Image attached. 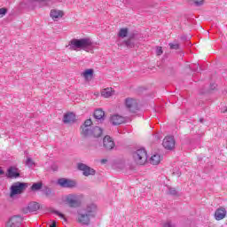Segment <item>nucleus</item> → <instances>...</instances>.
Masks as SVG:
<instances>
[{
    "instance_id": "nucleus-1",
    "label": "nucleus",
    "mask_w": 227,
    "mask_h": 227,
    "mask_svg": "<svg viewBox=\"0 0 227 227\" xmlns=\"http://www.w3.org/2000/svg\"><path fill=\"white\" fill-rule=\"evenodd\" d=\"M69 51H85L90 52L95 49V43L91 41L90 38H81V39H72L69 42Z\"/></svg>"
},
{
    "instance_id": "nucleus-2",
    "label": "nucleus",
    "mask_w": 227,
    "mask_h": 227,
    "mask_svg": "<svg viewBox=\"0 0 227 227\" xmlns=\"http://www.w3.org/2000/svg\"><path fill=\"white\" fill-rule=\"evenodd\" d=\"M95 210H97L95 204H90L82 210H80L78 212V223L88 226L91 221V217H95Z\"/></svg>"
},
{
    "instance_id": "nucleus-3",
    "label": "nucleus",
    "mask_w": 227,
    "mask_h": 227,
    "mask_svg": "<svg viewBox=\"0 0 227 227\" xmlns=\"http://www.w3.org/2000/svg\"><path fill=\"white\" fill-rule=\"evenodd\" d=\"M132 157L137 166H145L148 162V153L146 149L140 148L132 153Z\"/></svg>"
},
{
    "instance_id": "nucleus-4",
    "label": "nucleus",
    "mask_w": 227,
    "mask_h": 227,
    "mask_svg": "<svg viewBox=\"0 0 227 227\" xmlns=\"http://www.w3.org/2000/svg\"><path fill=\"white\" fill-rule=\"evenodd\" d=\"M64 203L72 208H77V207H81V200H79V196L75 194L66 195L64 198Z\"/></svg>"
},
{
    "instance_id": "nucleus-5",
    "label": "nucleus",
    "mask_w": 227,
    "mask_h": 227,
    "mask_svg": "<svg viewBox=\"0 0 227 227\" xmlns=\"http://www.w3.org/2000/svg\"><path fill=\"white\" fill-rule=\"evenodd\" d=\"M57 184L63 189H74V187H77V181L67 178H59L57 181Z\"/></svg>"
},
{
    "instance_id": "nucleus-6",
    "label": "nucleus",
    "mask_w": 227,
    "mask_h": 227,
    "mask_svg": "<svg viewBox=\"0 0 227 227\" xmlns=\"http://www.w3.org/2000/svg\"><path fill=\"white\" fill-rule=\"evenodd\" d=\"M125 106L126 109H128L129 113L135 114L139 111V105L137 104V101L132 98H127L125 99Z\"/></svg>"
},
{
    "instance_id": "nucleus-7",
    "label": "nucleus",
    "mask_w": 227,
    "mask_h": 227,
    "mask_svg": "<svg viewBox=\"0 0 227 227\" xmlns=\"http://www.w3.org/2000/svg\"><path fill=\"white\" fill-rule=\"evenodd\" d=\"M102 134H104L102 128L96 126L90 129V132H88L87 136H83L82 137L84 140L90 139V137H95L97 139L101 137Z\"/></svg>"
},
{
    "instance_id": "nucleus-8",
    "label": "nucleus",
    "mask_w": 227,
    "mask_h": 227,
    "mask_svg": "<svg viewBox=\"0 0 227 227\" xmlns=\"http://www.w3.org/2000/svg\"><path fill=\"white\" fill-rule=\"evenodd\" d=\"M22 216L16 215L12 216L6 223V227H20L22 224Z\"/></svg>"
},
{
    "instance_id": "nucleus-9",
    "label": "nucleus",
    "mask_w": 227,
    "mask_h": 227,
    "mask_svg": "<svg viewBox=\"0 0 227 227\" xmlns=\"http://www.w3.org/2000/svg\"><path fill=\"white\" fill-rule=\"evenodd\" d=\"M115 146L116 144H114V140H113V138L108 135L103 138V147L106 152H111V150H114Z\"/></svg>"
},
{
    "instance_id": "nucleus-10",
    "label": "nucleus",
    "mask_w": 227,
    "mask_h": 227,
    "mask_svg": "<svg viewBox=\"0 0 227 227\" xmlns=\"http://www.w3.org/2000/svg\"><path fill=\"white\" fill-rule=\"evenodd\" d=\"M93 125V121L91 119H87L83 124L80 127V134L82 137L83 136H88V132H90V127Z\"/></svg>"
},
{
    "instance_id": "nucleus-11",
    "label": "nucleus",
    "mask_w": 227,
    "mask_h": 227,
    "mask_svg": "<svg viewBox=\"0 0 227 227\" xmlns=\"http://www.w3.org/2000/svg\"><path fill=\"white\" fill-rule=\"evenodd\" d=\"M26 189V184L16 183L11 187V196H15V194H20L22 191Z\"/></svg>"
},
{
    "instance_id": "nucleus-12",
    "label": "nucleus",
    "mask_w": 227,
    "mask_h": 227,
    "mask_svg": "<svg viewBox=\"0 0 227 227\" xmlns=\"http://www.w3.org/2000/svg\"><path fill=\"white\" fill-rule=\"evenodd\" d=\"M75 121H77V118L75 116V114H74V112H69L64 114L63 123H65L66 125L67 124L74 125Z\"/></svg>"
},
{
    "instance_id": "nucleus-13",
    "label": "nucleus",
    "mask_w": 227,
    "mask_h": 227,
    "mask_svg": "<svg viewBox=\"0 0 227 227\" xmlns=\"http://www.w3.org/2000/svg\"><path fill=\"white\" fill-rule=\"evenodd\" d=\"M227 211L226 207H219L215 209L214 217L215 221H223V219L226 218Z\"/></svg>"
},
{
    "instance_id": "nucleus-14",
    "label": "nucleus",
    "mask_w": 227,
    "mask_h": 227,
    "mask_svg": "<svg viewBox=\"0 0 227 227\" xmlns=\"http://www.w3.org/2000/svg\"><path fill=\"white\" fill-rule=\"evenodd\" d=\"M175 137H165L162 146L165 150H173L175 148Z\"/></svg>"
},
{
    "instance_id": "nucleus-15",
    "label": "nucleus",
    "mask_w": 227,
    "mask_h": 227,
    "mask_svg": "<svg viewBox=\"0 0 227 227\" xmlns=\"http://www.w3.org/2000/svg\"><path fill=\"white\" fill-rule=\"evenodd\" d=\"M186 141V145H190V146H194V148H196V146H200V145H201V135H198L197 137H186L185 138Z\"/></svg>"
},
{
    "instance_id": "nucleus-16",
    "label": "nucleus",
    "mask_w": 227,
    "mask_h": 227,
    "mask_svg": "<svg viewBox=\"0 0 227 227\" xmlns=\"http://www.w3.org/2000/svg\"><path fill=\"white\" fill-rule=\"evenodd\" d=\"M93 117L95 120H98V121L104 123V121L106 120V112H104L102 108L96 109L93 113Z\"/></svg>"
},
{
    "instance_id": "nucleus-17",
    "label": "nucleus",
    "mask_w": 227,
    "mask_h": 227,
    "mask_svg": "<svg viewBox=\"0 0 227 227\" xmlns=\"http://www.w3.org/2000/svg\"><path fill=\"white\" fill-rule=\"evenodd\" d=\"M85 141L87 148L90 150H98V146H100V141L98 139L88 140L87 138Z\"/></svg>"
},
{
    "instance_id": "nucleus-18",
    "label": "nucleus",
    "mask_w": 227,
    "mask_h": 227,
    "mask_svg": "<svg viewBox=\"0 0 227 227\" xmlns=\"http://www.w3.org/2000/svg\"><path fill=\"white\" fill-rule=\"evenodd\" d=\"M110 121L113 125H121V123H125V118L119 114L113 115L110 119Z\"/></svg>"
},
{
    "instance_id": "nucleus-19",
    "label": "nucleus",
    "mask_w": 227,
    "mask_h": 227,
    "mask_svg": "<svg viewBox=\"0 0 227 227\" xmlns=\"http://www.w3.org/2000/svg\"><path fill=\"white\" fill-rule=\"evenodd\" d=\"M63 15H65V12H63V11H59L56 9H52L50 12V17H51L53 20L63 18Z\"/></svg>"
},
{
    "instance_id": "nucleus-20",
    "label": "nucleus",
    "mask_w": 227,
    "mask_h": 227,
    "mask_svg": "<svg viewBox=\"0 0 227 227\" xmlns=\"http://www.w3.org/2000/svg\"><path fill=\"white\" fill-rule=\"evenodd\" d=\"M150 164H153V166H157L160 164V154H153L150 159H149Z\"/></svg>"
},
{
    "instance_id": "nucleus-21",
    "label": "nucleus",
    "mask_w": 227,
    "mask_h": 227,
    "mask_svg": "<svg viewBox=\"0 0 227 227\" xmlns=\"http://www.w3.org/2000/svg\"><path fill=\"white\" fill-rule=\"evenodd\" d=\"M77 169L79 171H95V169H93L92 168H90V166H88L84 163H78Z\"/></svg>"
},
{
    "instance_id": "nucleus-22",
    "label": "nucleus",
    "mask_w": 227,
    "mask_h": 227,
    "mask_svg": "<svg viewBox=\"0 0 227 227\" xmlns=\"http://www.w3.org/2000/svg\"><path fill=\"white\" fill-rule=\"evenodd\" d=\"M27 208L29 212H36L37 210H40V204H38L37 202H31L30 204H28Z\"/></svg>"
},
{
    "instance_id": "nucleus-23",
    "label": "nucleus",
    "mask_w": 227,
    "mask_h": 227,
    "mask_svg": "<svg viewBox=\"0 0 227 227\" xmlns=\"http://www.w3.org/2000/svg\"><path fill=\"white\" fill-rule=\"evenodd\" d=\"M129 36V28L122 27L119 30L118 37L119 38H127Z\"/></svg>"
},
{
    "instance_id": "nucleus-24",
    "label": "nucleus",
    "mask_w": 227,
    "mask_h": 227,
    "mask_svg": "<svg viewBox=\"0 0 227 227\" xmlns=\"http://www.w3.org/2000/svg\"><path fill=\"white\" fill-rule=\"evenodd\" d=\"M101 95L105 98H109V97H113V90H111V89H109V88L104 89L101 91Z\"/></svg>"
},
{
    "instance_id": "nucleus-25",
    "label": "nucleus",
    "mask_w": 227,
    "mask_h": 227,
    "mask_svg": "<svg viewBox=\"0 0 227 227\" xmlns=\"http://www.w3.org/2000/svg\"><path fill=\"white\" fill-rule=\"evenodd\" d=\"M123 44H125V47L128 49H134L136 47V43H134L131 39L123 41Z\"/></svg>"
},
{
    "instance_id": "nucleus-26",
    "label": "nucleus",
    "mask_w": 227,
    "mask_h": 227,
    "mask_svg": "<svg viewBox=\"0 0 227 227\" xmlns=\"http://www.w3.org/2000/svg\"><path fill=\"white\" fill-rule=\"evenodd\" d=\"M93 69H86L83 72V77L86 79V81H88V78L90 77V79L93 77Z\"/></svg>"
},
{
    "instance_id": "nucleus-27",
    "label": "nucleus",
    "mask_w": 227,
    "mask_h": 227,
    "mask_svg": "<svg viewBox=\"0 0 227 227\" xmlns=\"http://www.w3.org/2000/svg\"><path fill=\"white\" fill-rule=\"evenodd\" d=\"M42 187H43V184H42V182H38V183H35L32 184L31 186V191H40V189H42Z\"/></svg>"
},
{
    "instance_id": "nucleus-28",
    "label": "nucleus",
    "mask_w": 227,
    "mask_h": 227,
    "mask_svg": "<svg viewBox=\"0 0 227 227\" xmlns=\"http://www.w3.org/2000/svg\"><path fill=\"white\" fill-rule=\"evenodd\" d=\"M25 166H27V168H34L36 166V163L33 160V159L27 157V160L25 161Z\"/></svg>"
},
{
    "instance_id": "nucleus-29",
    "label": "nucleus",
    "mask_w": 227,
    "mask_h": 227,
    "mask_svg": "<svg viewBox=\"0 0 227 227\" xmlns=\"http://www.w3.org/2000/svg\"><path fill=\"white\" fill-rule=\"evenodd\" d=\"M6 176L8 178H19L20 174L17 171H8Z\"/></svg>"
},
{
    "instance_id": "nucleus-30",
    "label": "nucleus",
    "mask_w": 227,
    "mask_h": 227,
    "mask_svg": "<svg viewBox=\"0 0 227 227\" xmlns=\"http://www.w3.org/2000/svg\"><path fill=\"white\" fill-rule=\"evenodd\" d=\"M168 45H169V47H170V49L172 51H178V50H180V43H169Z\"/></svg>"
},
{
    "instance_id": "nucleus-31",
    "label": "nucleus",
    "mask_w": 227,
    "mask_h": 227,
    "mask_svg": "<svg viewBox=\"0 0 227 227\" xmlns=\"http://www.w3.org/2000/svg\"><path fill=\"white\" fill-rule=\"evenodd\" d=\"M189 68L192 70V72H198L199 74L201 72V67H199L196 64H193V67L189 66Z\"/></svg>"
},
{
    "instance_id": "nucleus-32",
    "label": "nucleus",
    "mask_w": 227,
    "mask_h": 227,
    "mask_svg": "<svg viewBox=\"0 0 227 227\" xmlns=\"http://www.w3.org/2000/svg\"><path fill=\"white\" fill-rule=\"evenodd\" d=\"M168 194H170V196H177L178 192L176 191V189L169 187Z\"/></svg>"
},
{
    "instance_id": "nucleus-33",
    "label": "nucleus",
    "mask_w": 227,
    "mask_h": 227,
    "mask_svg": "<svg viewBox=\"0 0 227 227\" xmlns=\"http://www.w3.org/2000/svg\"><path fill=\"white\" fill-rule=\"evenodd\" d=\"M8 13V9L6 7L0 8V19L4 17Z\"/></svg>"
},
{
    "instance_id": "nucleus-34",
    "label": "nucleus",
    "mask_w": 227,
    "mask_h": 227,
    "mask_svg": "<svg viewBox=\"0 0 227 227\" xmlns=\"http://www.w3.org/2000/svg\"><path fill=\"white\" fill-rule=\"evenodd\" d=\"M44 194L45 196H47V198H49V196H52L53 194L52 190L49 187H46L44 190Z\"/></svg>"
},
{
    "instance_id": "nucleus-35",
    "label": "nucleus",
    "mask_w": 227,
    "mask_h": 227,
    "mask_svg": "<svg viewBox=\"0 0 227 227\" xmlns=\"http://www.w3.org/2000/svg\"><path fill=\"white\" fill-rule=\"evenodd\" d=\"M137 36V31L130 32L129 34L128 40H134V38H136Z\"/></svg>"
},
{
    "instance_id": "nucleus-36",
    "label": "nucleus",
    "mask_w": 227,
    "mask_h": 227,
    "mask_svg": "<svg viewBox=\"0 0 227 227\" xmlns=\"http://www.w3.org/2000/svg\"><path fill=\"white\" fill-rule=\"evenodd\" d=\"M195 6H203L205 0H193Z\"/></svg>"
},
{
    "instance_id": "nucleus-37",
    "label": "nucleus",
    "mask_w": 227,
    "mask_h": 227,
    "mask_svg": "<svg viewBox=\"0 0 227 227\" xmlns=\"http://www.w3.org/2000/svg\"><path fill=\"white\" fill-rule=\"evenodd\" d=\"M83 176H90L95 175V171H83L82 172Z\"/></svg>"
},
{
    "instance_id": "nucleus-38",
    "label": "nucleus",
    "mask_w": 227,
    "mask_h": 227,
    "mask_svg": "<svg viewBox=\"0 0 227 227\" xmlns=\"http://www.w3.org/2000/svg\"><path fill=\"white\" fill-rule=\"evenodd\" d=\"M51 212H52V214H55L56 215H59V217H60L61 219H65V215H63L62 213H59V211L52 210Z\"/></svg>"
},
{
    "instance_id": "nucleus-39",
    "label": "nucleus",
    "mask_w": 227,
    "mask_h": 227,
    "mask_svg": "<svg viewBox=\"0 0 227 227\" xmlns=\"http://www.w3.org/2000/svg\"><path fill=\"white\" fill-rule=\"evenodd\" d=\"M162 52H163L162 47L157 46V47H156V55H157V56H162Z\"/></svg>"
},
{
    "instance_id": "nucleus-40",
    "label": "nucleus",
    "mask_w": 227,
    "mask_h": 227,
    "mask_svg": "<svg viewBox=\"0 0 227 227\" xmlns=\"http://www.w3.org/2000/svg\"><path fill=\"white\" fill-rule=\"evenodd\" d=\"M163 227H176V225H175L173 223H171L170 221L166 222L165 223H163Z\"/></svg>"
},
{
    "instance_id": "nucleus-41",
    "label": "nucleus",
    "mask_w": 227,
    "mask_h": 227,
    "mask_svg": "<svg viewBox=\"0 0 227 227\" xmlns=\"http://www.w3.org/2000/svg\"><path fill=\"white\" fill-rule=\"evenodd\" d=\"M7 171H19V168L15 166H12L7 168Z\"/></svg>"
},
{
    "instance_id": "nucleus-42",
    "label": "nucleus",
    "mask_w": 227,
    "mask_h": 227,
    "mask_svg": "<svg viewBox=\"0 0 227 227\" xmlns=\"http://www.w3.org/2000/svg\"><path fill=\"white\" fill-rule=\"evenodd\" d=\"M51 169H52V171H58V165L56 163H53L51 165Z\"/></svg>"
},
{
    "instance_id": "nucleus-43",
    "label": "nucleus",
    "mask_w": 227,
    "mask_h": 227,
    "mask_svg": "<svg viewBox=\"0 0 227 227\" xmlns=\"http://www.w3.org/2000/svg\"><path fill=\"white\" fill-rule=\"evenodd\" d=\"M181 40H183V42H187V40H189V38L187 37V35H182Z\"/></svg>"
},
{
    "instance_id": "nucleus-44",
    "label": "nucleus",
    "mask_w": 227,
    "mask_h": 227,
    "mask_svg": "<svg viewBox=\"0 0 227 227\" xmlns=\"http://www.w3.org/2000/svg\"><path fill=\"white\" fill-rule=\"evenodd\" d=\"M215 86H217L215 83H211L210 90H215Z\"/></svg>"
},
{
    "instance_id": "nucleus-45",
    "label": "nucleus",
    "mask_w": 227,
    "mask_h": 227,
    "mask_svg": "<svg viewBox=\"0 0 227 227\" xmlns=\"http://www.w3.org/2000/svg\"><path fill=\"white\" fill-rule=\"evenodd\" d=\"M34 2H36V3H45V1L47 0H32Z\"/></svg>"
},
{
    "instance_id": "nucleus-46",
    "label": "nucleus",
    "mask_w": 227,
    "mask_h": 227,
    "mask_svg": "<svg viewBox=\"0 0 227 227\" xmlns=\"http://www.w3.org/2000/svg\"><path fill=\"white\" fill-rule=\"evenodd\" d=\"M100 162L101 164H106V162H107V159H102Z\"/></svg>"
},
{
    "instance_id": "nucleus-47",
    "label": "nucleus",
    "mask_w": 227,
    "mask_h": 227,
    "mask_svg": "<svg viewBox=\"0 0 227 227\" xmlns=\"http://www.w3.org/2000/svg\"><path fill=\"white\" fill-rule=\"evenodd\" d=\"M50 227H56V223H52Z\"/></svg>"
},
{
    "instance_id": "nucleus-48",
    "label": "nucleus",
    "mask_w": 227,
    "mask_h": 227,
    "mask_svg": "<svg viewBox=\"0 0 227 227\" xmlns=\"http://www.w3.org/2000/svg\"><path fill=\"white\" fill-rule=\"evenodd\" d=\"M203 121H205V119L200 118V123H203Z\"/></svg>"
},
{
    "instance_id": "nucleus-49",
    "label": "nucleus",
    "mask_w": 227,
    "mask_h": 227,
    "mask_svg": "<svg viewBox=\"0 0 227 227\" xmlns=\"http://www.w3.org/2000/svg\"><path fill=\"white\" fill-rule=\"evenodd\" d=\"M181 169H185V170H187V168H185V166H184V165L181 166Z\"/></svg>"
},
{
    "instance_id": "nucleus-50",
    "label": "nucleus",
    "mask_w": 227,
    "mask_h": 227,
    "mask_svg": "<svg viewBox=\"0 0 227 227\" xmlns=\"http://www.w3.org/2000/svg\"><path fill=\"white\" fill-rule=\"evenodd\" d=\"M4 175V171H0V176H3Z\"/></svg>"
},
{
    "instance_id": "nucleus-51",
    "label": "nucleus",
    "mask_w": 227,
    "mask_h": 227,
    "mask_svg": "<svg viewBox=\"0 0 227 227\" xmlns=\"http://www.w3.org/2000/svg\"><path fill=\"white\" fill-rule=\"evenodd\" d=\"M191 130H194V128L192 127V128H191Z\"/></svg>"
},
{
    "instance_id": "nucleus-52",
    "label": "nucleus",
    "mask_w": 227,
    "mask_h": 227,
    "mask_svg": "<svg viewBox=\"0 0 227 227\" xmlns=\"http://www.w3.org/2000/svg\"><path fill=\"white\" fill-rule=\"evenodd\" d=\"M0 171H3V168L0 167Z\"/></svg>"
},
{
    "instance_id": "nucleus-53",
    "label": "nucleus",
    "mask_w": 227,
    "mask_h": 227,
    "mask_svg": "<svg viewBox=\"0 0 227 227\" xmlns=\"http://www.w3.org/2000/svg\"><path fill=\"white\" fill-rule=\"evenodd\" d=\"M170 70L173 72V67H170Z\"/></svg>"
},
{
    "instance_id": "nucleus-54",
    "label": "nucleus",
    "mask_w": 227,
    "mask_h": 227,
    "mask_svg": "<svg viewBox=\"0 0 227 227\" xmlns=\"http://www.w3.org/2000/svg\"><path fill=\"white\" fill-rule=\"evenodd\" d=\"M225 113H227V106H226V109H225Z\"/></svg>"
},
{
    "instance_id": "nucleus-55",
    "label": "nucleus",
    "mask_w": 227,
    "mask_h": 227,
    "mask_svg": "<svg viewBox=\"0 0 227 227\" xmlns=\"http://www.w3.org/2000/svg\"><path fill=\"white\" fill-rule=\"evenodd\" d=\"M172 175H175V172H173Z\"/></svg>"
}]
</instances>
